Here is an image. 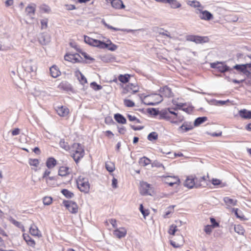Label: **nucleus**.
<instances>
[{
    "label": "nucleus",
    "instance_id": "nucleus-1",
    "mask_svg": "<svg viewBox=\"0 0 251 251\" xmlns=\"http://www.w3.org/2000/svg\"><path fill=\"white\" fill-rule=\"evenodd\" d=\"M163 100L162 96L159 94H151L148 96H144L142 98V102L148 105H154L158 104Z\"/></svg>",
    "mask_w": 251,
    "mask_h": 251
},
{
    "label": "nucleus",
    "instance_id": "nucleus-2",
    "mask_svg": "<svg viewBox=\"0 0 251 251\" xmlns=\"http://www.w3.org/2000/svg\"><path fill=\"white\" fill-rule=\"evenodd\" d=\"M71 152L72 157L76 162H77L84 156V151L80 144L74 143L72 147Z\"/></svg>",
    "mask_w": 251,
    "mask_h": 251
},
{
    "label": "nucleus",
    "instance_id": "nucleus-3",
    "mask_svg": "<svg viewBox=\"0 0 251 251\" xmlns=\"http://www.w3.org/2000/svg\"><path fill=\"white\" fill-rule=\"evenodd\" d=\"M78 188L80 191L87 193L90 190V184L88 178L80 176L76 180Z\"/></svg>",
    "mask_w": 251,
    "mask_h": 251
},
{
    "label": "nucleus",
    "instance_id": "nucleus-4",
    "mask_svg": "<svg viewBox=\"0 0 251 251\" xmlns=\"http://www.w3.org/2000/svg\"><path fill=\"white\" fill-rule=\"evenodd\" d=\"M161 178L164 183L168 184L170 186L174 184L179 185L180 183V179L176 176H163Z\"/></svg>",
    "mask_w": 251,
    "mask_h": 251
},
{
    "label": "nucleus",
    "instance_id": "nucleus-5",
    "mask_svg": "<svg viewBox=\"0 0 251 251\" xmlns=\"http://www.w3.org/2000/svg\"><path fill=\"white\" fill-rule=\"evenodd\" d=\"M210 66L212 68L217 69L219 72L224 73L229 70L228 67L225 62H217L210 64Z\"/></svg>",
    "mask_w": 251,
    "mask_h": 251
},
{
    "label": "nucleus",
    "instance_id": "nucleus-6",
    "mask_svg": "<svg viewBox=\"0 0 251 251\" xmlns=\"http://www.w3.org/2000/svg\"><path fill=\"white\" fill-rule=\"evenodd\" d=\"M23 67L25 71L29 73L35 72L37 70L35 63L31 59L25 60L23 64Z\"/></svg>",
    "mask_w": 251,
    "mask_h": 251
},
{
    "label": "nucleus",
    "instance_id": "nucleus-7",
    "mask_svg": "<svg viewBox=\"0 0 251 251\" xmlns=\"http://www.w3.org/2000/svg\"><path fill=\"white\" fill-rule=\"evenodd\" d=\"M35 12V6L34 5H29L25 8L26 15L29 17V19L27 20L26 22L30 24L34 20V16Z\"/></svg>",
    "mask_w": 251,
    "mask_h": 251
},
{
    "label": "nucleus",
    "instance_id": "nucleus-8",
    "mask_svg": "<svg viewBox=\"0 0 251 251\" xmlns=\"http://www.w3.org/2000/svg\"><path fill=\"white\" fill-rule=\"evenodd\" d=\"M63 203L71 213L75 214L78 212V207L75 202L71 201H64Z\"/></svg>",
    "mask_w": 251,
    "mask_h": 251
},
{
    "label": "nucleus",
    "instance_id": "nucleus-9",
    "mask_svg": "<svg viewBox=\"0 0 251 251\" xmlns=\"http://www.w3.org/2000/svg\"><path fill=\"white\" fill-rule=\"evenodd\" d=\"M84 42L91 46L98 47L101 49L102 47V44L103 43V42L98 40L94 39L87 36H84Z\"/></svg>",
    "mask_w": 251,
    "mask_h": 251
},
{
    "label": "nucleus",
    "instance_id": "nucleus-10",
    "mask_svg": "<svg viewBox=\"0 0 251 251\" xmlns=\"http://www.w3.org/2000/svg\"><path fill=\"white\" fill-rule=\"evenodd\" d=\"M64 59L66 61L75 63L81 61L82 57L77 53L67 54L65 55Z\"/></svg>",
    "mask_w": 251,
    "mask_h": 251
},
{
    "label": "nucleus",
    "instance_id": "nucleus-11",
    "mask_svg": "<svg viewBox=\"0 0 251 251\" xmlns=\"http://www.w3.org/2000/svg\"><path fill=\"white\" fill-rule=\"evenodd\" d=\"M195 179V176H188L184 182V186L189 189L198 187L199 186L196 184Z\"/></svg>",
    "mask_w": 251,
    "mask_h": 251
},
{
    "label": "nucleus",
    "instance_id": "nucleus-12",
    "mask_svg": "<svg viewBox=\"0 0 251 251\" xmlns=\"http://www.w3.org/2000/svg\"><path fill=\"white\" fill-rule=\"evenodd\" d=\"M170 242L171 245L174 248H179L182 246L184 243V237L181 234H177L176 241L170 240Z\"/></svg>",
    "mask_w": 251,
    "mask_h": 251
},
{
    "label": "nucleus",
    "instance_id": "nucleus-13",
    "mask_svg": "<svg viewBox=\"0 0 251 251\" xmlns=\"http://www.w3.org/2000/svg\"><path fill=\"white\" fill-rule=\"evenodd\" d=\"M199 12V17L203 20L209 21L213 18V15L207 10H202L201 9H198Z\"/></svg>",
    "mask_w": 251,
    "mask_h": 251
},
{
    "label": "nucleus",
    "instance_id": "nucleus-14",
    "mask_svg": "<svg viewBox=\"0 0 251 251\" xmlns=\"http://www.w3.org/2000/svg\"><path fill=\"white\" fill-rule=\"evenodd\" d=\"M160 115L162 118L167 120H171L172 117H171L170 115H173L176 116V118H177V113L171 111L169 108L161 110Z\"/></svg>",
    "mask_w": 251,
    "mask_h": 251
},
{
    "label": "nucleus",
    "instance_id": "nucleus-15",
    "mask_svg": "<svg viewBox=\"0 0 251 251\" xmlns=\"http://www.w3.org/2000/svg\"><path fill=\"white\" fill-rule=\"evenodd\" d=\"M234 69L240 71L245 74L249 73V71H251V64H246L241 65H236L234 66Z\"/></svg>",
    "mask_w": 251,
    "mask_h": 251
},
{
    "label": "nucleus",
    "instance_id": "nucleus-16",
    "mask_svg": "<svg viewBox=\"0 0 251 251\" xmlns=\"http://www.w3.org/2000/svg\"><path fill=\"white\" fill-rule=\"evenodd\" d=\"M150 185L147 182H142L140 183V193L142 195H151L150 192Z\"/></svg>",
    "mask_w": 251,
    "mask_h": 251
},
{
    "label": "nucleus",
    "instance_id": "nucleus-17",
    "mask_svg": "<svg viewBox=\"0 0 251 251\" xmlns=\"http://www.w3.org/2000/svg\"><path fill=\"white\" fill-rule=\"evenodd\" d=\"M194 128V126L191 123L185 122L179 127L178 130L181 132H186Z\"/></svg>",
    "mask_w": 251,
    "mask_h": 251
},
{
    "label": "nucleus",
    "instance_id": "nucleus-18",
    "mask_svg": "<svg viewBox=\"0 0 251 251\" xmlns=\"http://www.w3.org/2000/svg\"><path fill=\"white\" fill-rule=\"evenodd\" d=\"M56 112L59 116L64 117L68 115L69 110L66 106H61L57 107Z\"/></svg>",
    "mask_w": 251,
    "mask_h": 251
},
{
    "label": "nucleus",
    "instance_id": "nucleus-19",
    "mask_svg": "<svg viewBox=\"0 0 251 251\" xmlns=\"http://www.w3.org/2000/svg\"><path fill=\"white\" fill-rule=\"evenodd\" d=\"M107 2L110 1L112 6L115 9H123L125 5L121 0H106Z\"/></svg>",
    "mask_w": 251,
    "mask_h": 251
},
{
    "label": "nucleus",
    "instance_id": "nucleus-20",
    "mask_svg": "<svg viewBox=\"0 0 251 251\" xmlns=\"http://www.w3.org/2000/svg\"><path fill=\"white\" fill-rule=\"evenodd\" d=\"M104 48H107L111 51H115L117 49L118 46L112 43L110 40H107L106 43L103 42L102 44L101 49Z\"/></svg>",
    "mask_w": 251,
    "mask_h": 251
},
{
    "label": "nucleus",
    "instance_id": "nucleus-21",
    "mask_svg": "<svg viewBox=\"0 0 251 251\" xmlns=\"http://www.w3.org/2000/svg\"><path fill=\"white\" fill-rule=\"evenodd\" d=\"M126 230L125 228L121 227L117 228L114 231V235L118 238L124 237L126 234Z\"/></svg>",
    "mask_w": 251,
    "mask_h": 251
},
{
    "label": "nucleus",
    "instance_id": "nucleus-22",
    "mask_svg": "<svg viewBox=\"0 0 251 251\" xmlns=\"http://www.w3.org/2000/svg\"><path fill=\"white\" fill-rule=\"evenodd\" d=\"M50 74L54 78H56L61 75L59 68L56 65H53L50 68Z\"/></svg>",
    "mask_w": 251,
    "mask_h": 251
},
{
    "label": "nucleus",
    "instance_id": "nucleus-23",
    "mask_svg": "<svg viewBox=\"0 0 251 251\" xmlns=\"http://www.w3.org/2000/svg\"><path fill=\"white\" fill-rule=\"evenodd\" d=\"M205 38L200 37V36H189L187 38V40L190 41H193L195 42L197 44L201 43L204 42Z\"/></svg>",
    "mask_w": 251,
    "mask_h": 251
},
{
    "label": "nucleus",
    "instance_id": "nucleus-24",
    "mask_svg": "<svg viewBox=\"0 0 251 251\" xmlns=\"http://www.w3.org/2000/svg\"><path fill=\"white\" fill-rule=\"evenodd\" d=\"M56 164L57 161L53 157L48 158L46 162V166L50 169L53 168Z\"/></svg>",
    "mask_w": 251,
    "mask_h": 251
},
{
    "label": "nucleus",
    "instance_id": "nucleus-25",
    "mask_svg": "<svg viewBox=\"0 0 251 251\" xmlns=\"http://www.w3.org/2000/svg\"><path fill=\"white\" fill-rule=\"evenodd\" d=\"M239 115L244 119H251V111H248L245 109L240 110L239 111Z\"/></svg>",
    "mask_w": 251,
    "mask_h": 251
},
{
    "label": "nucleus",
    "instance_id": "nucleus-26",
    "mask_svg": "<svg viewBox=\"0 0 251 251\" xmlns=\"http://www.w3.org/2000/svg\"><path fill=\"white\" fill-rule=\"evenodd\" d=\"M29 232L32 235L34 236H37L38 237L41 236V234L40 230L35 225H32L31 226L29 229Z\"/></svg>",
    "mask_w": 251,
    "mask_h": 251
},
{
    "label": "nucleus",
    "instance_id": "nucleus-27",
    "mask_svg": "<svg viewBox=\"0 0 251 251\" xmlns=\"http://www.w3.org/2000/svg\"><path fill=\"white\" fill-rule=\"evenodd\" d=\"M160 93L161 94L160 95L162 96V97L163 96L165 97H171L172 96L171 89L166 86L161 89Z\"/></svg>",
    "mask_w": 251,
    "mask_h": 251
},
{
    "label": "nucleus",
    "instance_id": "nucleus-28",
    "mask_svg": "<svg viewBox=\"0 0 251 251\" xmlns=\"http://www.w3.org/2000/svg\"><path fill=\"white\" fill-rule=\"evenodd\" d=\"M166 3L170 4V7L173 9L179 8L181 6V3L177 0H166Z\"/></svg>",
    "mask_w": 251,
    "mask_h": 251
},
{
    "label": "nucleus",
    "instance_id": "nucleus-29",
    "mask_svg": "<svg viewBox=\"0 0 251 251\" xmlns=\"http://www.w3.org/2000/svg\"><path fill=\"white\" fill-rule=\"evenodd\" d=\"M224 201L226 203V205H227V208L231 207L232 206H234L236 205L237 203L236 200L230 199L228 197L225 198Z\"/></svg>",
    "mask_w": 251,
    "mask_h": 251
},
{
    "label": "nucleus",
    "instance_id": "nucleus-30",
    "mask_svg": "<svg viewBox=\"0 0 251 251\" xmlns=\"http://www.w3.org/2000/svg\"><path fill=\"white\" fill-rule=\"evenodd\" d=\"M69 168L66 166L60 167L58 170V175L60 176H64L69 174Z\"/></svg>",
    "mask_w": 251,
    "mask_h": 251
},
{
    "label": "nucleus",
    "instance_id": "nucleus-31",
    "mask_svg": "<svg viewBox=\"0 0 251 251\" xmlns=\"http://www.w3.org/2000/svg\"><path fill=\"white\" fill-rule=\"evenodd\" d=\"M125 90H126L127 91H131L133 92V93H135L138 92L139 88L138 86L135 85L131 83L127 85Z\"/></svg>",
    "mask_w": 251,
    "mask_h": 251
},
{
    "label": "nucleus",
    "instance_id": "nucleus-32",
    "mask_svg": "<svg viewBox=\"0 0 251 251\" xmlns=\"http://www.w3.org/2000/svg\"><path fill=\"white\" fill-rule=\"evenodd\" d=\"M207 118L206 117H199L197 118L194 123L193 126H198L205 122L207 120Z\"/></svg>",
    "mask_w": 251,
    "mask_h": 251
},
{
    "label": "nucleus",
    "instance_id": "nucleus-33",
    "mask_svg": "<svg viewBox=\"0 0 251 251\" xmlns=\"http://www.w3.org/2000/svg\"><path fill=\"white\" fill-rule=\"evenodd\" d=\"M105 168L108 172H113L115 169V164L112 162L107 161L105 163Z\"/></svg>",
    "mask_w": 251,
    "mask_h": 251
},
{
    "label": "nucleus",
    "instance_id": "nucleus-34",
    "mask_svg": "<svg viewBox=\"0 0 251 251\" xmlns=\"http://www.w3.org/2000/svg\"><path fill=\"white\" fill-rule=\"evenodd\" d=\"M76 75L77 76L79 82L83 85L87 83V79L86 77L80 72L79 71L76 72Z\"/></svg>",
    "mask_w": 251,
    "mask_h": 251
},
{
    "label": "nucleus",
    "instance_id": "nucleus-35",
    "mask_svg": "<svg viewBox=\"0 0 251 251\" xmlns=\"http://www.w3.org/2000/svg\"><path fill=\"white\" fill-rule=\"evenodd\" d=\"M115 120L119 123L124 124L126 123V119L121 114H116L114 116Z\"/></svg>",
    "mask_w": 251,
    "mask_h": 251
},
{
    "label": "nucleus",
    "instance_id": "nucleus-36",
    "mask_svg": "<svg viewBox=\"0 0 251 251\" xmlns=\"http://www.w3.org/2000/svg\"><path fill=\"white\" fill-rule=\"evenodd\" d=\"M172 118H171V120H169L172 123L177 124L179 122H181L183 120V117L180 116H178L177 115V118H176V116H173V115H170Z\"/></svg>",
    "mask_w": 251,
    "mask_h": 251
},
{
    "label": "nucleus",
    "instance_id": "nucleus-37",
    "mask_svg": "<svg viewBox=\"0 0 251 251\" xmlns=\"http://www.w3.org/2000/svg\"><path fill=\"white\" fill-rule=\"evenodd\" d=\"M187 4L194 8H203L199 1L196 0H189Z\"/></svg>",
    "mask_w": 251,
    "mask_h": 251
},
{
    "label": "nucleus",
    "instance_id": "nucleus-38",
    "mask_svg": "<svg viewBox=\"0 0 251 251\" xmlns=\"http://www.w3.org/2000/svg\"><path fill=\"white\" fill-rule=\"evenodd\" d=\"M23 237L28 245L33 246L35 245V242L32 240L28 234H23Z\"/></svg>",
    "mask_w": 251,
    "mask_h": 251
},
{
    "label": "nucleus",
    "instance_id": "nucleus-39",
    "mask_svg": "<svg viewBox=\"0 0 251 251\" xmlns=\"http://www.w3.org/2000/svg\"><path fill=\"white\" fill-rule=\"evenodd\" d=\"M151 160L146 157H143L140 158L139 160V164L142 166H146L151 163Z\"/></svg>",
    "mask_w": 251,
    "mask_h": 251
},
{
    "label": "nucleus",
    "instance_id": "nucleus-40",
    "mask_svg": "<svg viewBox=\"0 0 251 251\" xmlns=\"http://www.w3.org/2000/svg\"><path fill=\"white\" fill-rule=\"evenodd\" d=\"M28 163L31 166L37 168L39 165L40 161L38 159L30 158L28 160Z\"/></svg>",
    "mask_w": 251,
    "mask_h": 251
},
{
    "label": "nucleus",
    "instance_id": "nucleus-41",
    "mask_svg": "<svg viewBox=\"0 0 251 251\" xmlns=\"http://www.w3.org/2000/svg\"><path fill=\"white\" fill-rule=\"evenodd\" d=\"M234 230L240 235H243L245 232V230L242 226L241 225H236L234 226Z\"/></svg>",
    "mask_w": 251,
    "mask_h": 251
},
{
    "label": "nucleus",
    "instance_id": "nucleus-42",
    "mask_svg": "<svg viewBox=\"0 0 251 251\" xmlns=\"http://www.w3.org/2000/svg\"><path fill=\"white\" fill-rule=\"evenodd\" d=\"M130 75L128 74L125 75H121L119 76V80L122 83H126L128 81Z\"/></svg>",
    "mask_w": 251,
    "mask_h": 251
},
{
    "label": "nucleus",
    "instance_id": "nucleus-43",
    "mask_svg": "<svg viewBox=\"0 0 251 251\" xmlns=\"http://www.w3.org/2000/svg\"><path fill=\"white\" fill-rule=\"evenodd\" d=\"M212 104L215 105H223L226 104L227 102H229V100H212Z\"/></svg>",
    "mask_w": 251,
    "mask_h": 251
},
{
    "label": "nucleus",
    "instance_id": "nucleus-44",
    "mask_svg": "<svg viewBox=\"0 0 251 251\" xmlns=\"http://www.w3.org/2000/svg\"><path fill=\"white\" fill-rule=\"evenodd\" d=\"M177 230L178 229L177 226L175 225H172L170 226L168 233L171 235H175L176 232Z\"/></svg>",
    "mask_w": 251,
    "mask_h": 251
},
{
    "label": "nucleus",
    "instance_id": "nucleus-45",
    "mask_svg": "<svg viewBox=\"0 0 251 251\" xmlns=\"http://www.w3.org/2000/svg\"><path fill=\"white\" fill-rule=\"evenodd\" d=\"M43 202L45 205H50L52 202V199L51 197H45L43 199Z\"/></svg>",
    "mask_w": 251,
    "mask_h": 251
},
{
    "label": "nucleus",
    "instance_id": "nucleus-46",
    "mask_svg": "<svg viewBox=\"0 0 251 251\" xmlns=\"http://www.w3.org/2000/svg\"><path fill=\"white\" fill-rule=\"evenodd\" d=\"M45 180L46 183L48 185L50 186L54 184L53 182L56 181V179L55 176H48L45 178Z\"/></svg>",
    "mask_w": 251,
    "mask_h": 251
},
{
    "label": "nucleus",
    "instance_id": "nucleus-47",
    "mask_svg": "<svg viewBox=\"0 0 251 251\" xmlns=\"http://www.w3.org/2000/svg\"><path fill=\"white\" fill-rule=\"evenodd\" d=\"M61 193L67 198H71L74 196V194L67 189H63Z\"/></svg>",
    "mask_w": 251,
    "mask_h": 251
},
{
    "label": "nucleus",
    "instance_id": "nucleus-48",
    "mask_svg": "<svg viewBox=\"0 0 251 251\" xmlns=\"http://www.w3.org/2000/svg\"><path fill=\"white\" fill-rule=\"evenodd\" d=\"M103 24L105 26H106L109 29H113V30H114L115 31H118V30H122V31H126V32H130L131 31H132V30H131V29H119V28H115V27H114L111 25H108V24H107L105 22H103Z\"/></svg>",
    "mask_w": 251,
    "mask_h": 251
},
{
    "label": "nucleus",
    "instance_id": "nucleus-49",
    "mask_svg": "<svg viewBox=\"0 0 251 251\" xmlns=\"http://www.w3.org/2000/svg\"><path fill=\"white\" fill-rule=\"evenodd\" d=\"M157 138L158 134L155 132H152L150 133L148 136V140L151 141L156 140L157 139Z\"/></svg>",
    "mask_w": 251,
    "mask_h": 251
},
{
    "label": "nucleus",
    "instance_id": "nucleus-50",
    "mask_svg": "<svg viewBox=\"0 0 251 251\" xmlns=\"http://www.w3.org/2000/svg\"><path fill=\"white\" fill-rule=\"evenodd\" d=\"M140 211L144 216V217L146 218V216L149 215V211L148 210H144L142 204L140 205Z\"/></svg>",
    "mask_w": 251,
    "mask_h": 251
},
{
    "label": "nucleus",
    "instance_id": "nucleus-51",
    "mask_svg": "<svg viewBox=\"0 0 251 251\" xmlns=\"http://www.w3.org/2000/svg\"><path fill=\"white\" fill-rule=\"evenodd\" d=\"M124 102V104L127 107H132L135 105L134 103L129 100L125 99Z\"/></svg>",
    "mask_w": 251,
    "mask_h": 251
},
{
    "label": "nucleus",
    "instance_id": "nucleus-52",
    "mask_svg": "<svg viewBox=\"0 0 251 251\" xmlns=\"http://www.w3.org/2000/svg\"><path fill=\"white\" fill-rule=\"evenodd\" d=\"M213 228V227L211 225H206L204 226V231L206 234H210Z\"/></svg>",
    "mask_w": 251,
    "mask_h": 251
},
{
    "label": "nucleus",
    "instance_id": "nucleus-53",
    "mask_svg": "<svg viewBox=\"0 0 251 251\" xmlns=\"http://www.w3.org/2000/svg\"><path fill=\"white\" fill-rule=\"evenodd\" d=\"M90 85L95 90H99L102 89V86L97 84L95 82H92Z\"/></svg>",
    "mask_w": 251,
    "mask_h": 251
},
{
    "label": "nucleus",
    "instance_id": "nucleus-54",
    "mask_svg": "<svg viewBox=\"0 0 251 251\" xmlns=\"http://www.w3.org/2000/svg\"><path fill=\"white\" fill-rule=\"evenodd\" d=\"M48 20L47 19H44L41 20V28L42 29H45L48 26Z\"/></svg>",
    "mask_w": 251,
    "mask_h": 251
},
{
    "label": "nucleus",
    "instance_id": "nucleus-55",
    "mask_svg": "<svg viewBox=\"0 0 251 251\" xmlns=\"http://www.w3.org/2000/svg\"><path fill=\"white\" fill-rule=\"evenodd\" d=\"M238 209L237 208H233L232 209V211L234 212L235 215H236L237 218L242 220L244 219V216L243 215H239L238 213Z\"/></svg>",
    "mask_w": 251,
    "mask_h": 251
},
{
    "label": "nucleus",
    "instance_id": "nucleus-56",
    "mask_svg": "<svg viewBox=\"0 0 251 251\" xmlns=\"http://www.w3.org/2000/svg\"><path fill=\"white\" fill-rule=\"evenodd\" d=\"M210 220L212 224L211 226L213 227V228L218 227L219 226V224L216 221L214 218H210Z\"/></svg>",
    "mask_w": 251,
    "mask_h": 251
},
{
    "label": "nucleus",
    "instance_id": "nucleus-57",
    "mask_svg": "<svg viewBox=\"0 0 251 251\" xmlns=\"http://www.w3.org/2000/svg\"><path fill=\"white\" fill-rule=\"evenodd\" d=\"M127 118L128 119V120L130 121H135L136 123H140V121L139 119H137L135 116H132L131 115H127Z\"/></svg>",
    "mask_w": 251,
    "mask_h": 251
},
{
    "label": "nucleus",
    "instance_id": "nucleus-58",
    "mask_svg": "<svg viewBox=\"0 0 251 251\" xmlns=\"http://www.w3.org/2000/svg\"><path fill=\"white\" fill-rule=\"evenodd\" d=\"M60 146L64 148L65 150H67L69 149V145L64 140H61L59 143Z\"/></svg>",
    "mask_w": 251,
    "mask_h": 251
},
{
    "label": "nucleus",
    "instance_id": "nucleus-59",
    "mask_svg": "<svg viewBox=\"0 0 251 251\" xmlns=\"http://www.w3.org/2000/svg\"><path fill=\"white\" fill-rule=\"evenodd\" d=\"M211 182L214 185H219L221 184V181L217 178H213Z\"/></svg>",
    "mask_w": 251,
    "mask_h": 251
},
{
    "label": "nucleus",
    "instance_id": "nucleus-60",
    "mask_svg": "<svg viewBox=\"0 0 251 251\" xmlns=\"http://www.w3.org/2000/svg\"><path fill=\"white\" fill-rule=\"evenodd\" d=\"M112 186L114 189H116L118 187V180L114 177H113L112 180Z\"/></svg>",
    "mask_w": 251,
    "mask_h": 251
},
{
    "label": "nucleus",
    "instance_id": "nucleus-61",
    "mask_svg": "<svg viewBox=\"0 0 251 251\" xmlns=\"http://www.w3.org/2000/svg\"><path fill=\"white\" fill-rule=\"evenodd\" d=\"M20 129L18 128L14 129L11 131V133L13 136H16L20 134Z\"/></svg>",
    "mask_w": 251,
    "mask_h": 251
},
{
    "label": "nucleus",
    "instance_id": "nucleus-62",
    "mask_svg": "<svg viewBox=\"0 0 251 251\" xmlns=\"http://www.w3.org/2000/svg\"><path fill=\"white\" fill-rule=\"evenodd\" d=\"M50 171H49V170H46L43 174L42 178L45 179L46 178L49 176V175H50Z\"/></svg>",
    "mask_w": 251,
    "mask_h": 251
},
{
    "label": "nucleus",
    "instance_id": "nucleus-63",
    "mask_svg": "<svg viewBox=\"0 0 251 251\" xmlns=\"http://www.w3.org/2000/svg\"><path fill=\"white\" fill-rule=\"evenodd\" d=\"M5 4L6 7H9L13 5L14 1L13 0H6L5 2Z\"/></svg>",
    "mask_w": 251,
    "mask_h": 251
},
{
    "label": "nucleus",
    "instance_id": "nucleus-64",
    "mask_svg": "<svg viewBox=\"0 0 251 251\" xmlns=\"http://www.w3.org/2000/svg\"><path fill=\"white\" fill-rule=\"evenodd\" d=\"M105 135L110 138H112L114 136V134H113V133L109 130H107V131H105Z\"/></svg>",
    "mask_w": 251,
    "mask_h": 251
}]
</instances>
